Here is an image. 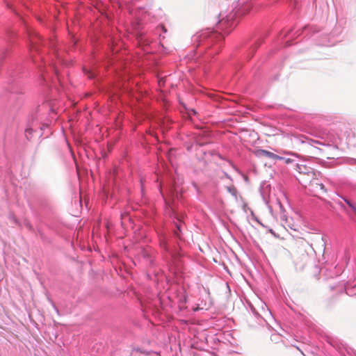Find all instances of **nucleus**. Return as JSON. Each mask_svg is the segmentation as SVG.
Returning a JSON list of instances; mask_svg holds the SVG:
<instances>
[{
	"instance_id": "obj_8",
	"label": "nucleus",
	"mask_w": 356,
	"mask_h": 356,
	"mask_svg": "<svg viewBox=\"0 0 356 356\" xmlns=\"http://www.w3.org/2000/svg\"><path fill=\"white\" fill-rule=\"evenodd\" d=\"M283 160L285 161L286 163H290L292 161V160L291 159H285V158H284Z\"/></svg>"
},
{
	"instance_id": "obj_6",
	"label": "nucleus",
	"mask_w": 356,
	"mask_h": 356,
	"mask_svg": "<svg viewBox=\"0 0 356 356\" xmlns=\"http://www.w3.org/2000/svg\"><path fill=\"white\" fill-rule=\"evenodd\" d=\"M345 202L356 213V207L348 200L345 199Z\"/></svg>"
},
{
	"instance_id": "obj_3",
	"label": "nucleus",
	"mask_w": 356,
	"mask_h": 356,
	"mask_svg": "<svg viewBox=\"0 0 356 356\" xmlns=\"http://www.w3.org/2000/svg\"><path fill=\"white\" fill-rule=\"evenodd\" d=\"M337 147L335 146H329V145H327L325 146V149H321V152H322V156L326 159H334V155L333 154H331L330 153L327 149H335Z\"/></svg>"
},
{
	"instance_id": "obj_9",
	"label": "nucleus",
	"mask_w": 356,
	"mask_h": 356,
	"mask_svg": "<svg viewBox=\"0 0 356 356\" xmlns=\"http://www.w3.org/2000/svg\"><path fill=\"white\" fill-rule=\"evenodd\" d=\"M177 229L179 230V232H181V225L179 224V225H177Z\"/></svg>"
},
{
	"instance_id": "obj_2",
	"label": "nucleus",
	"mask_w": 356,
	"mask_h": 356,
	"mask_svg": "<svg viewBox=\"0 0 356 356\" xmlns=\"http://www.w3.org/2000/svg\"><path fill=\"white\" fill-rule=\"evenodd\" d=\"M304 246L305 241L303 238H296L294 237L292 238L289 245V247L296 252H301L302 249L304 248Z\"/></svg>"
},
{
	"instance_id": "obj_4",
	"label": "nucleus",
	"mask_w": 356,
	"mask_h": 356,
	"mask_svg": "<svg viewBox=\"0 0 356 356\" xmlns=\"http://www.w3.org/2000/svg\"><path fill=\"white\" fill-rule=\"evenodd\" d=\"M309 184L311 185L312 186H313L314 188V189H316V190L319 188L320 190H321L324 192L326 191L325 186L323 184L314 183L313 181H310Z\"/></svg>"
},
{
	"instance_id": "obj_7",
	"label": "nucleus",
	"mask_w": 356,
	"mask_h": 356,
	"mask_svg": "<svg viewBox=\"0 0 356 356\" xmlns=\"http://www.w3.org/2000/svg\"><path fill=\"white\" fill-rule=\"evenodd\" d=\"M83 71L86 75H88L89 79H92L94 77V73L92 72H90V70H87L85 68H83Z\"/></svg>"
},
{
	"instance_id": "obj_1",
	"label": "nucleus",
	"mask_w": 356,
	"mask_h": 356,
	"mask_svg": "<svg viewBox=\"0 0 356 356\" xmlns=\"http://www.w3.org/2000/svg\"><path fill=\"white\" fill-rule=\"evenodd\" d=\"M254 154L258 157H266L273 160L284 159V157L265 149H257L254 152Z\"/></svg>"
},
{
	"instance_id": "obj_5",
	"label": "nucleus",
	"mask_w": 356,
	"mask_h": 356,
	"mask_svg": "<svg viewBox=\"0 0 356 356\" xmlns=\"http://www.w3.org/2000/svg\"><path fill=\"white\" fill-rule=\"evenodd\" d=\"M227 189L233 196H234L235 197H236L237 190L235 187L228 186L227 187Z\"/></svg>"
}]
</instances>
